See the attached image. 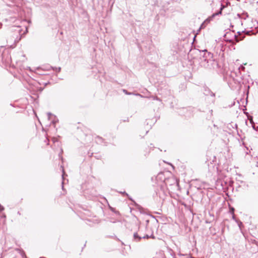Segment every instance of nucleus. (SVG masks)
Segmentation results:
<instances>
[{
    "label": "nucleus",
    "instance_id": "5",
    "mask_svg": "<svg viewBox=\"0 0 258 258\" xmlns=\"http://www.w3.org/2000/svg\"><path fill=\"white\" fill-rule=\"evenodd\" d=\"M224 8H225V6L223 4H221L219 11L213 14L212 15V18H214L218 15H221L222 13V11Z\"/></svg>",
    "mask_w": 258,
    "mask_h": 258
},
{
    "label": "nucleus",
    "instance_id": "29",
    "mask_svg": "<svg viewBox=\"0 0 258 258\" xmlns=\"http://www.w3.org/2000/svg\"><path fill=\"white\" fill-rule=\"evenodd\" d=\"M40 258H45V257H40Z\"/></svg>",
    "mask_w": 258,
    "mask_h": 258
},
{
    "label": "nucleus",
    "instance_id": "4",
    "mask_svg": "<svg viewBox=\"0 0 258 258\" xmlns=\"http://www.w3.org/2000/svg\"><path fill=\"white\" fill-rule=\"evenodd\" d=\"M214 18H212V15L208 17L207 19H206L203 23L202 24H201L200 27V30L201 29H204L206 27V25L209 24L211 21H212L213 20Z\"/></svg>",
    "mask_w": 258,
    "mask_h": 258
},
{
    "label": "nucleus",
    "instance_id": "22",
    "mask_svg": "<svg viewBox=\"0 0 258 258\" xmlns=\"http://www.w3.org/2000/svg\"><path fill=\"white\" fill-rule=\"evenodd\" d=\"M211 95H212V96H215V94H214L213 93H212H212H211Z\"/></svg>",
    "mask_w": 258,
    "mask_h": 258
},
{
    "label": "nucleus",
    "instance_id": "15",
    "mask_svg": "<svg viewBox=\"0 0 258 258\" xmlns=\"http://www.w3.org/2000/svg\"><path fill=\"white\" fill-rule=\"evenodd\" d=\"M5 209L4 207L0 204V211H3Z\"/></svg>",
    "mask_w": 258,
    "mask_h": 258
},
{
    "label": "nucleus",
    "instance_id": "24",
    "mask_svg": "<svg viewBox=\"0 0 258 258\" xmlns=\"http://www.w3.org/2000/svg\"><path fill=\"white\" fill-rule=\"evenodd\" d=\"M62 152V149H61V152ZM61 153H59V156H60V154Z\"/></svg>",
    "mask_w": 258,
    "mask_h": 258
},
{
    "label": "nucleus",
    "instance_id": "9",
    "mask_svg": "<svg viewBox=\"0 0 258 258\" xmlns=\"http://www.w3.org/2000/svg\"><path fill=\"white\" fill-rule=\"evenodd\" d=\"M47 115L48 120H50L51 119H52V117L53 116V115L52 113H51L50 112H48L47 113Z\"/></svg>",
    "mask_w": 258,
    "mask_h": 258
},
{
    "label": "nucleus",
    "instance_id": "20",
    "mask_svg": "<svg viewBox=\"0 0 258 258\" xmlns=\"http://www.w3.org/2000/svg\"><path fill=\"white\" fill-rule=\"evenodd\" d=\"M232 214H234V208H232L231 210Z\"/></svg>",
    "mask_w": 258,
    "mask_h": 258
},
{
    "label": "nucleus",
    "instance_id": "10",
    "mask_svg": "<svg viewBox=\"0 0 258 258\" xmlns=\"http://www.w3.org/2000/svg\"><path fill=\"white\" fill-rule=\"evenodd\" d=\"M53 70L55 71L56 72H59L61 70V68L60 67H58V68H52Z\"/></svg>",
    "mask_w": 258,
    "mask_h": 258
},
{
    "label": "nucleus",
    "instance_id": "7",
    "mask_svg": "<svg viewBox=\"0 0 258 258\" xmlns=\"http://www.w3.org/2000/svg\"><path fill=\"white\" fill-rule=\"evenodd\" d=\"M54 119H52L51 122L54 125V127H55V123L58 121V119L56 118V117L54 116Z\"/></svg>",
    "mask_w": 258,
    "mask_h": 258
},
{
    "label": "nucleus",
    "instance_id": "2",
    "mask_svg": "<svg viewBox=\"0 0 258 258\" xmlns=\"http://www.w3.org/2000/svg\"><path fill=\"white\" fill-rule=\"evenodd\" d=\"M200 52L203 53L202 56L203 59L206 62V64H204L205 67H208L209 66V62L211 61V59L213 57V54L210 52H208L207 49H204L202 51H199Z\"/></svg>",
    "mask_w": 258,
    "mask_h": 258
},
{
    "label": "nucleus",
    "instance_id": "12",
    "mask_svg": "<svg viewBox=\"0 0 258 258\" xmlns=\"http://www.w3.org/2000/svg\"><path fill=\"white\" fill-rule=\"evenodd\" d=\"M146 225L145 226V229H146V231H147L148 230V224L149 223V220H146Z\"/></svg>",
    "mask_w": 258,
    "mask_h": 258
},
{
    "label": "nucleus",
    "instance_id": "18",
    "mask_svg": "<svg viewBox=\"0 0 258 258\" xmlns=\"http://www.w3.org/2000/svg\"><path fill=\"white\" fill-rule=\"evenodd\" d=\"M21 255H22V256L23 257L24 255L25 256V253H24V251H22V253H21Z\"/></svg>",
    "mask_w": 258,
    "mask_h": 258
},
{
    "label": "nucleus",
    "instance_id": "3",
    "mask_svg": "<svg viewBox=\"0 0 258 258\" xmlns=\"http://www.w3.org/2000/svg\"><path fill=\"white\" fill-rule=\"evenodd\" d=\"M232 33H233V35L231 39L229 37H228V35L231 34V32L230 31L226 32L224 34V37L225 38V39L226 41H229V42H231L233 40L232 38H234L236 40V41L237 42L239 41L240 40H242L244 38V36H240L239 37L238 35H236L234 33V31H232Z\"/></svg>",
    "mask_w": 258,
    "mask_h": 258
},
{
    "label": "nucleus",
    "instance_id": "23",
    "mask_svg": "<svg viewBox=\"0 0 258 258\" xmlns=\"http://www.w3.org/2000/svg\"><path fill=\"white\" fill-rule=\"evenodd\" d=\"M252 127H253V128L254 130H256V128H255V127H254V126H252Z\"/></svg>",
    "mask_w": 258,
    "mask_h": 258
},
{
    "label": "nucleus",
    "instance_id": "26",
    "mask_svg": "<svg viewBox=\"0 0 258 258\" xmlns=\"http://www.w3.org/2000/svg\"><path fill=\"white\" fill-rule=\"evenodd\" d=\"M6 215H4L3 217L6 218Z\"/></svg>",
    "mask_w": 258,
    "mask_h": 258
},
{
    "label": "nucleus",
    "instance_id": "16",
    "mask_svg": "<svg viewBox=\"0 0 258 258\" xmlns=\"http://www.w3.org/2000/svg\"><path fill=\"white\" fill-rule=\"evenodd\" d=\"M97 139L99 140V141H100V142L103 140L102 138L99 137H97Z\"/></svg>",
    "mask_w": 258,
    "mask_h": 258
},
{
    "label": "nucleus",
    "instance_id": "21",
    "mask_svg": "<svg viewBox=\"0 0 258 258\" xmlns=\"http://www.w3.org/2000/svg\"><path fill=\"white\" fill-rule=\"evenodd\" d=\"M237 34H238L239 35H241V32H237Z\"/></svg>",
    "mask_w": 258,
    "mask_h": 258
},
{
    "label": "nucleus",
    "instance_id": "1",
    "mask_svg": "<svg viewBox=\"0 0 258 258\" xmlns=\"http://www.w3.org/2000/svg\"><path fill=\"white\" fill-rule=\"evenodd\" d=\"M149 238L154 239L155 236L153 233H152L151 235H149L148 234H143L141 226H140L138 232L134 233V238L136 241H139L142 238L148 239Z\"/></svg>",
    "mask_w": 258,
    "mask_h": 258
},
{
    "label": "nucleus",
    "instance_id": "19",
    "mask_svg": "<svg viewBox=\"0 0 258 258\" xmlns=\"http://www.w3.org/2000/svg\"><path fill=\"white\" fill-rule=\"evenodd\" d=\"M232 219H234V220H236L235 218V215H234V214H233Z\"/></svg>",
    "mask_w": 258,
    "mask_h": 258
},
{
    "label": "nucleus",
    "instance_id": "8",
    "mask_svg": "<svg viewBox=\"0 0 258 258\" xmlns=\"http://www.w3.org/2000/svg\"><path fill=\"white\" fill-rule=\"evenodd\" d=\"M61 167H62L61 166ZM62 181L61 183V185H62V189H63V179H64V172L63 169H62Z\"/></svg>",
    "mask_w": 258,
    "mask_h": 258
},
{
    "label": "nucleus",
    "instance_id": "14",
    "mask_svg": "<svg viewBox=\"0 0 258 258\" xmlns=\"http://www.w3.org/2000/svg\"><path fill=\"white\" fill-rule=\"evenodd\" d=\"M120 193H121V194H122L123 195H125L127 197H128V195L127 193H126L125 191H120Z\"/></svg>",
    "mask_w": 258,
    "mask_h": 258
},
{
    "label": "nucleus",
    "instance_id": "28",
    "mask_svg": "<svg viewBox=\"0 0 258 258\" xmlns=\"http://www.w3.org/2000/svg\"><path fill=\"white\" fill-rule=\"evenodd\" d=\"M18 214H19V215H20V212H18Z\"/></svg>",
    "mask_w": 258,
    "mask_h": 258
},
{
    "label": "nucleus",
    "instance_id": "25",
    "mask_svg": "<svg viewBox=\"0 0 258 258\" xmlns=\"http://www.w3.org/2000/svg\"><path fill=\"white\" fill-rule=\"evenodd\" d=\"M230 27H233V26L232 24H231V25H230Z\"/></svg>",
    "mask_w": 258,
    "mask_h": 258
},
{
    "label": "nucleus",
    "instance_id": "27",
    "mask_svg": "<svg viewBox=\"0 0 258 258\" xmlns=\"http://www.w3.org/2000/svg\"><path fill=\"white\" fill-rule=\"evenodd\" d=\"M18 32L20 33V30H18Z\"/></svg>",
    "mask_w": 258,
    "mask_h": 258
},
{
    "label": "nucleus",
    "instance_id": "6",
    "mask_svg": "<svg viewBox=\"0 0 258 258\" xmlns=\"http://www.w3.org/2000/svg\"><path fill=\"white\" fill-rule=\"evenodd\" d=\"M237 16H238L239 18L244 19H246V18H247L248 16L247 13L243 14V16L242 17H241L240 14H238Z\"/></svg>",
    "mask_w": 258,
    "mask_h": 258
},
{
    "label": "nucleus",
    "instance_id": "11",
    "mask_svg": "<svg viewBox=\"0 0 258 258\" xmlns=\"http://www.w3.org/2000/svg\"><path fill=\"white\" fill-rule=\"evenodd\" d=\"M21 37L22 36H21V37H20L19 38L18 37H17V38L15 39V41H14L15 43H18L21 40Z\"/></svg>",
    "mask_w": 258,
    "mask_h": 258
},
{
    "label": "nucleus",
    "instance_id": "13",
    "mask_svg": "<svg viewBox=\"0 0 258 258\" xmlns=\"http://www.w3.org/2000/svg\"><path fill=\"white\" fill-rule=\"evenodd\" d=\"M123 92L126 95H131L132 93L127 92V90L123 89Z\"/></svg>",
    "mask_w": 258,
    "mask_h": 258
},
{
    "label": "nucleus",
    "instance_id": "17",
    "mask_svg": "<svg viewBox=\"0 0 258 258\" xmlns=\"http://www.w3.org/2000/svg\"><path fill=\"white\" fill-rule=\"evenodd\" d=\"M154 100H157L160 101V99L159 98H158L157 97H154Z\"/></svg>",
    "mask_w": 258,
    "mask_h": 258
}]
</instances>
